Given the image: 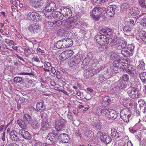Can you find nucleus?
<instances>
[{
	"label": "nucleus",
	"mask_w": 146,
	"mask_h": 146,
	"mask_svg": "<svg viewBox=\"0 0 146 146\" xmlns=\"http://www.w3.org/2000/svg\"><path fill=\"white\" fill-rule=\"evenodd\" d=\"M63 23H64V27L59 29L57 32L58 35L63 36H68L71 30L75 28L77 24V21L73 20L72 18L66 19Z\"/></svg>",
	"instance_id": "obj_1"
},
{
	"label": "nucleus",
	"mask_w": 146,
	"mask_h": 146,
	"mask_svg": "<svg viewBox=\"0 0 146 146\" xmlns=\"http://www.w3.org/2000/svg\"><path fill=\"white\" fill-rule=\"evenodd\" d=\"M101 113L107 117L112 119H114L117 117L118 114L117 111L113 110L104 108L102 109Z\"/></svg>",
	"instance_id": "obj_2"
},
{
	"label": "nucleus",
	"mask_w": 146,
	"mask_h": 146,
	"mask_svg": "<svg viewBox=\"0 0 146 146\" xmlns=\"http://www.w3.org/2000/svg\"><path fill=\"white\" fill-rule=\"evenodd\" d=\"M97 42L102 46H106L108 44L109 38L103 35H97L96 36Z\"/></svg>",
	"instance_id": "obj_3"
},
{
	"label": "nucleus",
	"mask_w": 146,
	"mask_h": 146,
	"mask_svg": "<svg viewBox=\"0 0 146 146\" xmlns=\"http://www.w3.org/2000/svg\"><path fill=\"white\" fill-rule=\"evenodd\" d=\"M131 111L128 108H125L122 109L120 113L121 118L125 122L129 121V118L131 116Z\"/></svg>",
	"instance_id": "obj_4"
},
{
	"label": "nucleus",
	"mask_w": 146,
	"mask_h": 146,
	"mask_svg": "<svg viewBox=\"0 0 146 146\" xmlns=\"http://www.w3.org/2000/svg\"><path fill=\"white\" fill-rule=\"evenodd\" d=\"M134 48V46L133 45L129 44L126 48L123 49L121 53L125 57L131 56L133 54Z\"/></svg>",
	"instance_id": "obj_5"
},
{
	"label": "nucleus",
	"mask_w": 146,
	"mask_h": 146,
	"mask_svg": "<svg viewBox=\"0 0 146 146\" xmlns=\"http://www.w3.org/2000/svg\"><path fill=\"white\" fill-rule=\"evenodd\" d=\"M56 9L55 3L50 1H48L46 3L44 9L48 13H52L55 12Z\"/></svg>",
	"instance_id": "obj_6"
},
{
	"label": "nucleus",
	"mask_w": 146,
	"mask_h": 146,
	"mask_svg": "<svg viewBox=\"0 0 146 146\" xmlns=\"http://www.w3.org/2000/svg\"><path fill=\"white\" fill-rule=\"evenodd\" d=\"M28 20L30 21H41L42 17L39 13L35 12L29 13L27 15Z\"/></svg>",
	"instance_id": "obj_7"
},
{
	"label": "nucleus",
	"mask_w": 146,
	"mask_h": 146,
	"mask_svg": "<svg viewBox=\"0 0 146 146\" xmlns=\"http://www.w3.org/2000/svg\"><path fill=\"white\" fill-rule=\"evenodd\" d=\"M65 121L63 119H59L56 121L55 123V127L57 131H62L65 127Z\"/></svg>",
	"instance_id": "obj_8"
},
{
	"label": "nucleus",
	"mask_w": 146,
	"mask_h": 146,
	"mask_svg": "<svg viewBox=\"0 0 146 146\" xmlns=\"http://www.w3.org/2000/svg\"><path fill=\"white\" fill-rule=\"evenodd\" d=\"M60 10L61 12L65 15L66 18H68V19H69L72 18L73 20H76H76L74 19V17H70L72 15V12L69 8L62 7L61 8Z\"/></svg>",
	"instance_id": "obj_9"
},
{
	"label": "nucleus",
	"mask_w": 146,
	"mask_h": 146,
	"mask_svg": "<svg viewBox=\"0 0 146 146\" xmlns=\"http://www.w3.org/2000/svg\"><path fill=\"white\" fill-rule=\"evenodd\" d=\"M111 137L113 139L117 140L121 137V133L120 131L114 127H112L111 130Z\"/></svg>",
	"instance_id": "obj_10"
},
{
	"label": "nucleus",
	"mask_w": 146,
	"mask_h": 146,
	"mask_svg": "<svg viewBox=\"0 0 146 146\" xmlns=\"http://www.w3.org/2000/svg\"><path fill=\"white\" fill-rule=\"evenodd\" d=\"M116 60L117 61H116L115 62L118 63L120 65L121 68L125 72V70L127 68L128 65V60L126 59L122 58H120Z\"/></svg>",
	"instance_id": "obj_11"
},
{
	"label": "nucleus",
	"mask_w": 146,
	"mask_h": 146,
	"mask_svg": "<svg viewBox=\"0 0 146 146\" xmlns=\"http://www.w3.org/2000/svg\"><path fill=\"white\" fill-rule=\"evenodd\" d=\"M127 93L129 96L131 98H136L139 97L138 91L135 88H129L127 89Z\"/></svg>",
	"instance_id": "obj_12"
},
{
	"label": "nucleus",
	"mask_w": 146,
	"mask_h": 146,
	"mask_svg": "<svg viewBox=\"0 0 146 146\" xmlns=\"http://www.w3.org/2000/svg\"><path fill=\"white\" fill-rule=\"evenodd\" d=\"M41 27L37 23L31 24L28 27V29L31 32L36 33L39 31L41 29Z\"/></svg>",
	"instance_id": "obj_13"
},
{
	"label": "nucleus",
	"mask_w": 146,
	"mask_h": 146,
	"mask_svg": "<svg viewBox=\"0 0 146 146\" xmlns=\"http://www.w3.org/2000/svg\"><path fill=\"white\" fill-rule=\"evenodd\" d=\"M91 16L93 19L95 21H98L100 18V8L99 7H95L92 11L91 13Z\"/></svg>",
	"instance_id": "obj_14"
},
{
	"label": "nucleus",
	"mask_w": 146,
	"mask_h": 146,
	"mask_svg": "<svg viewBox=\"0 0 146 146\" xmlns=\"http://www.w3.org/2000/svg\"><path fill=\"white\" fill-rule=\"evenodd\" d=\"M116 8V6L114 5H111L108 6L106 11L107 16L110 17H113L115 14V11Z\"/></svg>",
	"instance_id": "obj_15"
},
{
	"label": "nucleus",
	"mask_w": 146,
	"mask_h": 146,
	"mask_svg": "<svg viewBox=\"0 0 146 146\" xmlns=\"http://www.w3.org/2000/svg\"><path fill=\"white\" fill-rule=\"evenodd\" d=\"M100 138L101 141L106 144L110 143L112 140L111 138L108 135L103 133H100Z\"/></svg>",
	"instance_id": "obj_16"
},
{
	"label": "nucleus",
	"mask_w": 146,
	"mask_h": 146,
	"mask_svg": "<svg viewBox=\"0 0 146 146\" xmlns=\"http://www.w3.org/2000/svg\"><path fill=\"white\" fill-rule=\"evenodd\" d=\"M115 43V46L120 50L124 48L126 45L125 41L120 38H117Z\"/></svg>",
	"instance_id": "obj_17"
},
{
	"label": "nucleus",
	"mask_w": 146,
	"mask_h": 146,
	"mask_svg": "<svg viewBox=\"0 0 146 146\" xmlns=\"http://www.w3.org/2000/svg\"><path fill=\"white\" fill-rule=\"evenodd\" d=\"M58 139L62 142L66 143L70 141V138L67 134L63 133L60 134L58 136Z\"/></svg>",
	"instance_id": "obj_18"
},
{
	"label": "nucleus",
	"mask_w": 146,
	"mask_h": 146,
	"mask_svg": "<svg viewBox=\"0 0 146 146\" xmlns=\"http://www.w3.org/2000/svg\"><path fill=\"white\" fill-rule=\"evenodd\" d=\"M19 134L24 139L30 140L32 137L29 133L24 129H20L19 131Z\"/></svg>",
	"instance_id": "obj_19"
},
{
	"label": "nucleus",
	"mask_w": 146,
	"mask_h": 146,
	"mask_svg": "<svg viewBox=\"0 0 146 146\" xmlns=\"http://www.w3.org/2000/svg\"><path fill=\"white\" fill-rule=\"evenodd\" d=\"M17 133L15 130H13L10 133V139L13 141H19L21 140V137L17 136Z\"/></svg>",
	"instance_id": "obj_20"
},
{
	"label": "nucleus",
	"mask_w": 146,
	"mask_h": 146,
	"mask_svg": "<svg viewBox=\"0 0 146 146\" xmlns=\"http://www.w3.org/2000/svg\"><path fill=\"white\" fill-rule=\"evenodd\" d=\"M105 76L103 75H99L98 77V79L100 82H102L104 81L106 79H108L111 77L112 75L109 74V72L108 71H106V73H105Z\"/></svg>",
	"instance_id": "obj_21"
},
{
	"label": "nucleus",
	"mask_w": 146,
	"mask_h": 146,
	"mask_svg": "<svg viewBox=\"0 0 146 146\" xmlns=\"http://www.w3.org/2000/svg\"><path fill=\"white\" fill-rule=\"evenodd\" d=\"M116 61H117L116 60L114 61L113 63V66L111 67V72L113 74L118 72L119 69L121 68L120 65L118 63L115 62Z\"/></svg>",
	"instance_id": "obj_22"
},
{
	"label": "nucleus",
	"mask_w": 146,
	"mask_h": 146,
	"mask_svg": "<svg viewBox=\"0 0 146 146\" xmlns=\"http://www.w3.org/2000/svg\"><path fill=\"white\" fill-rule=\"evenodd\" d=\"M101 34L104 36H110L112 33V30L108 28H104L101 29L100 31Z\"/></svg>",
	"instance_id": "obj_23"
},
{
	"label": "nucleus",
	"mask_w": 146,
	"mask_h": 146,
	"mask_svg": "<svg viewBox=\"0 0 146 146\" xmlns=\"http://www.w3.org/2000/svg\"><path fill=\"white\" fill-rule=\"evenodd\" d=\"M63 40L65 48L70 47L73 44V42L71 38H65L63 39Z\"/></svg>",
	"instance_id": "obj_24"
},
{
	"label": "nucleus",
	"mask_w": 146,
	"mask_h": 146,
	"mask_svg": "<svg viewBox=\"0 0 146 146\" xmlns=\"http://www.w3.org/2000/svg\"><path fill=\"white\" fill-rule=\"evenodd\" d=\"M129 69L127 68L125 71V72L127 73L132 76H135L136 75V71L134 66H132Z\"/></svg>",
	"instance_id": "obj_25"
},
{
	"label": "nucleus",
	"mask_w": 146,
	"mask_h": 146,
	"mask_svg": "<svg viewBox=\"0 0 146 146\" xmlns=\"http://www.w3.org/2000/svg\"><path fill=\"white\" fill-rule=\"evenodd\" d=\"M102 104L105 106H107L111 102V99L109 96H104L102 97Z\"/></svg>",
	"instance_id": "obj_26"
},
{
	"label": "nucleus",
	"mask_w": 146,
	"mask_h": 146,
	"mask_svg": "<svg viewBox=\"0 0 146 146\" xmlns=\"http://www.w3.org/2000/svg\"><path fill=\"white\" fill-rule=\"evenodd\" d=\"M82 56L81 55L78 54L72 57V58L74 60L75 63L77 65L82 61Z\"/></svg>",
	"instance_id": "obj_27"
},
{
	"label": "nucleus",
	"mask_w": 146,
	"mask_h": 146,
	"mask_svg": "<svg viewBox=\"0 0 146 146\" xmlns=\"http://www.w3.org/2000/svg\"><path fill=\"white\" fill-rule=\"evenodd\" d=\"M18 124L23 129H25L27 128V124L25 122V121L22 119H18L17 121Z\"/></svg>",
	"instance_id": "obj_28"
},
{
	"label": "nucleus",
	"mask_w": 146,
	"mask_h": 146,
	"mask_svg": "<svg viewBox=\"0 0 146 146\" xmlns=\"http://www.w3.org/2000/svg\"><path fill=\"white\" fill-rule=\"evenodd\" d=\"M139 36L140 39L144 42L146 43V32L142 30L139 33Z\"/></svg>",
	"instance_id": "obj_29"
},
{
	"label": "nucleus",
	"mask_w": 146,
	"mask_h": 146,
	"mask_svg": "<svg viewBox=\"0 0 146 146\" xmlns=\"http://www.w3.org/2000/svg\"><path fill=\"white\" fill-rule=\"evenodd\" d=\"M129 13L132 15L136 16L139 14V12L137 8L133 7L129 10Z\"/></svg>",
	"instance_id": "obj_30"
},
{
	"label": "nucleus",
	"mask_w": 146,
	"mask_h": 146,
	"mask_svg": "<svg viewBox=\"0 0 146 146\" xmlns=\"http://www.w3.org/2000/svg\"><path fill=\"white\" fill-rule=\"evenodd\" d=\"M48 121H43L41 122V129L43 131L48 129L49 128V124L48 123Z\"/></svg>",
	"instance_id": "obj_31"
},
{
	"label": "nucleus",
	"mask_w": 146,
	"mask_h": 146,
	"mask_svg": "<svg viewBox=\"0 0 146 146\" xmlns=\"http://www.w3.org/2000/svg\"><path fill=\"white\" fill-rule=\"evenodd\" d=\"M55 46L58 49L65 48L63 39L57 41L55 43Z\"/></svg>",
	"instance_id": "obj_32"
},
{
	"label": "nucleus",
	"mask_w": 146,
	"mask_h": 146,
	"mask_svg": "<svg viewBox=\"0 0 146 146\" xmlns=\"http://www.w3.org/2000/svg\"><path fill=\"white\" fill-rule=\"evenodd\" d=\"M44 101L38 102L37 103L36 106V108L38 110L42 111L44 109Z\"/></svg>",
	"instance_id": "obj_33"
},
{
	"label": "nucleus",
	"mask_w": 146,
	"mask_h": 146,
	"mask_svg": "<svg viewBox=\"0 0 146 146\" xmlns=\"http://www.w3.org/2000/svg\"><path fill=\"white\" fill-rule=\"evenodd\" d=\"M139 77L143 82L146 83V72H141L139 74Z\"/></svg>",
	"instance_id": "obj_34"
},
{
	"label": "nucleus",
	"mask_w": 146,
	"mask_h": 146,
	"mask_svg": "<svg viewBox=\"0 0 146 146\" xmlns=\"http://www.w3.org/2000/svg\"><path fill=\"white\" fill-rule=\"evenodd\" d=\"M92 71L91 70L86 69L84 71V76L86 78H88L90 76H91V72Z\"/></svg>",
	"instance_id": "obj_35"
},
{
	"label": "nucleus",
	"mask_w": 146,
	"mask_h": 146,
	"mask_svg": "<svg viewBox=\"0 0 146 146\" xmlns=\"http://www.w3.org/2000/svg\"><path fill=\"white\" fill-rule=\"evenodd\" d=\"M68 64L70 67H71L76 66L77 65L76 63H75V62L74 61V60H73L72 58H71L68 60Z\"/></svg>",
	"instance_id": "obj_36"
},
{
	"label": "nucleus",
	"mask_w": 146,
	"mask_h": 146,
	"mask_svg": "<svg viewBox=\"0 0 146 146\" xmlns=\"http://www.w3.org/2000/svg\"><path fill=\"white\" fill-rule=\"evenodd\" d=\"M139 85V83L134 81L132 82L131 83V87L130 88H135L137 89V88L138 87V86Z\"/></svg>",
	"instance_id": "obj_37"
},
{
	"label": "nucleus",
	"mask_w": 146,
	"mask_h": 146,
	"mask_svg": "<svg viewBox=\"0 0 146 146\" xmlns=\"http://www.w3.org/2000/svg\"><path fill=\"white\" fill-rule=\"evenodd\" d=\"M23 119L25 121H29L31 120V116L27 113L25 114Z\"/></svg>",
	"instance_id": "obj_38"
},
{
	"label": "nucleus",
	"mask_w": 146,
	"mask_h": 146,
	"mask_svg": "<svg viewBox=\"0 0 146 146\" xmlns=\"http://www.w3.org/2000/svg\"><path fill=\"white\" fill-rule=\"evenodd\" d=\"M13 80L14 82L17 84L23 82V80L21 77L17 76L14 78Z\"/></svg>",
	"instance_id": "obj_39"
},
{
	"label": "nucleus",
	"mask_w": 146,
	"mask_h": 146,
	"mask_svg": "<svg viewBox=\"0 0 146 146\" xmlns=\"http://www.w3.org/2000/svg\"><path fill=\"white\" fill-rule=\"evenodd\" d=\"M139 64L138 66V68L139 69H141L143 70H145V64L143 61H139Z\"/></svg>",
	"instance_id": "obj_40"
},
{
	"label": "nucleus",
	"mask_w": 146,
	"mask_h": 146,
	"mask_svg": "<svg viewBox=\"0 0 146 146\" xmlns=\"http://www.w3.org/2000/svg\"><path fill=\"white\" fill-rule=\"evenodd\" d=\"M122 78L124 82H127L129 79V76L127 74H123L122 77Z\"/></svg>",
	"instance_id": "obj_41"
},
{
	"label": "nucleus",
	"mask_w": 146,
	"mask_h": 146,
	"mask_svg": "<svg viewBox=\"0 0 146 146\" xmlns=\"http://www.w3.org/2000/svg\"><path fill=\"white\" fill-rule=\"evenodd\" d=\"M41 115L42 119V121H48V117L47 113L44 112H43L42 113Z\"/></svg>",
	"instance_id": "obj_42"
},
{
	"label": "nucleus",
	"mask_w": 146,
	"mask_h": 146,
	"mask_svg": "<svg viewBox=\"0 0 146 146\" xmlns=\"http://www.w3.org/2000/svg\"><path fill=\"white\" fill-rule=\"evenodd\" d=\"M123 30L125 32H129L131 30V29L128 26L126 25L123 27Z\"/></svg>",
	"instance_id": "obj_43"
},
{
	"label": "nucleus",
	"mask_w": 146,
	"mask_h": 146,
	"mask_svg": "<svg viewBox=\"0 0 146 146\" xmlns=\"http://www.w3.org/2000/svg\"><path fill=\"white\" fill-rule=\"evenodd\" d=\"M65 56L63 52H62L59 56V58L60 60L61 61H64L66 60L67 58H66V57Z\"/></svg>",
	"instance_id": "obj_44"
},
{
	"label": "nucleus",
	"mask_w": 146,
	"mask_h": 146,
	"mask_svg": "<svg viewBox=\"0 0 146 146\" xmlns=\"http://www.w3.org/2000/svg\"><path fill=\"white\" fill-rule=\"evenodd\" d=\"M139 3L141 7H146V0H139Z\"/></svg>",
	"instance_id": "obj_45"
},
{
	"label": "nucleus",
	"mask_w": 146,
	"mask_h": 146,
	"mask_svg": "<svg viewBox=\"0 0 146 146\" xmlns=\"http://www.w3.org/2000/svg\"><path fill=\"white\" fill-rule=\"evenodd\" d=\"M66 21V20L62 21L60 20H59L55 21L54 22V24L56 25V27L59 26L61 25L62 24H63L64 25V23H63V22L64 21Z\"/></svg>",
	"instance_id": "obj_46"
},
{
	"label": "nucleus",
	"mask_w": 146,
	"mask_h": 146,
	"mask_svg": "<svg viewBox=\"0 0 146 146\" xmlns=\"http://www.w3.org/2000/svg\"><path fill=\"white\" fill-rule=\"evenodd\" d=\"M66 51L67 52L66 54L67 55L68 58L71 56L73 55L74 52L73 50H68Z\"/></svg>",
	"instance_id": "obj_47"
},
{
	"label": "nucleus",
	"mask_w": 146,
	"mask_h": 146,
	"mask_svg": "<svg viewBox=\"0 0 146 146\" xmlns=\"http://www.w3.org/2000/svg\"><path fill=\"white\" fill-rule=\"evenodd\" d=\"M58 132L56 131H52L51 133H49L48 134V137H49L50 136H55L57 135H58Z\"/></svg>",
	"instance_id": "obj_48"
},
{
	"label": "nucleus",
	"mask_w": 146,
	"mask_h": 146,
	"mask_svg": "<svg viewBox=\"0 0 146 146\" xmlns=\"http://www.w3.org/2000/svg\"><path fill=\"white\" fill-rule=\"evenodd\" d=\"M124 140L118 142V145L119 146H126V142Z\"/></svg>",
	"instance_id": "obj_49"
},
{
	"label": "nucleus",
	"mask_w": 146,
	"mask_h": 146,
	"mask_svg": "<svg viewBox=\"0 0 146 146\" xmlns=\"http://www.w3.org/2000/svg\"><path fill=\"white\" fill-rule=\"evenodd\" d=\"M94 127L97 130H100L101 129V126L97 123H94L93 125Z\"/></svg>",
	"instance_id": "obj_50"
},
{
	"label": "nucleus",
	"mask_w": 146,
	"mask_h": 146,
	"mask_svg": "<svg viewBox=\"0 0 146 146\" xmlns=\"http://www.w3.org/2000/svg\"><path fill=\"white\" fill-rule=\"evenodd\" d=\"M118 86L120 88L123 89L126 88L127 86V85L125 84L122 83L121 84H118Z\"/></svg>",
	"instance_id": "obj_51"
},
{
	"label": "nucleus",
	"mask_w": 146,
	"mask_h": 146,
	"mask_svg": "<svg viewBox=\"0 0 146 146\" xmlns=\"http://www.w3.org/2000/svg\"><path fill=\"white\" fill-rule=\"evenodd\" d=\"M128 5V4L126 3H123L121 5V8L123 9H126L127 8Z\"/></svg>",
	"instance_id": "obj_52"
},
{
	"label": "nucleus",
	"mask_w": 146,
	"mask_h": 146,
	"mask_svg": "<svg viewBox=\"0 0 146 146\" xmlns=\"http://www.w3.org/2000/svg\"><path fill=\"white\" fill-rule=\"evenodd\" d=\"M92 131L88 130H86L84 132V134L86 136L88 137L90 134L91 133Z\"/></svg>",
	"instance_id": "obj_53"
},
{
	"label": "nucleus",
	"mask_w": 146,
	"mask_h": 146,
	"mask_svg": "<svg viewBox=\"0 0 146 146\" xmlns=\"http://www.w3.org/2000/svg\"><path fill=\"white\" fill-rule=\"evenodd\" d=\"M48 135L47 137V139L49 140L51 142H52L54 141V139H55V137L53 136H50L49 137H48Z\"/></svg>",
	"instance_id": "obj_54"
},
{
	"label": "nucleus",
	"mask_w": 146,
	"mask_h": 146,
	"mask_svg": "<svg viewBox=\"0 0 146 146\" xmlns=\"http://www.w3.org/2000/svg\"><path fill=\"white\" fill-rule=\"evenodd\" d=\"M67 117L70 120L73 121L74 119L73 115L71 113H68L67 115Z\"/></svg>",
	"instance_id": "obj_55"
},
{
	"label": "nucleus",
	"mask_w": 146,
	"mask_h": 146,
	"mask_svg": "<svg viewBox=\"0 0 146 146\" xmlns=\"http://www.w3.org/2000/svg\"><path fill=\"white\" fill-rule=\"evenodd\" d=\"M47 24L48 27H56V25L54 24V23L51 22H48Z\"/></svg>",
	"instance_id": "obj_56"
},
{
	"label": "nucleus",
	"mask_w": 146,
	"mask_h": 146,
	"mask_svg": "<svg viewBox=\"0 0 146 146\" xmlns=\"http://www.w3.org/2000/svg\"><path fill=\"white\" fill-rule=\"evenodd\" d=\"M25 101V99L22 97H20L18 100V103L20 104L24 102Z\"/></svg>",
	"instance_id": "obj_57"
},
{
	"label": "nucleus",
	"mask_w": 146,
	"mask_h": 146,
	"mask_svg": "<svg viewBox=\"0 0 146 146\" xmlns=\"http://www.w3.org/2000/svg\"><path fill=\"white\" fill-rule=\"evenodd\" d=\"M8 39H5V42L7 44H11L12 45H14V41L12 40H9L7 41Z\"/></svg>",
	"instance_id": "obj_58"
},
{
	"label": "nucleus",
	"mask_w": 146,
	"mask_h": 146,
	"mask_svg": "<svg viewBox=\"0 0 146 146\" xmlns=\"http://www.w3.org/2000/svg\"><path fill=\"white\" fill-rule=\"evenodd\" d=\"M56 76L58 79H60L62 78V75L60 72L57 71L56 72Z\"/></svg>",
	"instance_id": "obj_59"
},
{
	"label": "nucleus",
	"mask_w": 146,
	"mask_h": 146,
	"mask_svg": "<svg viewBox=\"0 0 146 146\" xmlns=\"http://www.w3.org/2000/svg\"><path fill=\"white\" fill-rule=\"evenodd\" d=\"M33 60L37 62L40 63V61L39 58L37 57H34L32 58Z\"/></svg>",
	"instance_id": "obj_60"
},
{
	"label": "nucleus",
	"mask_w": 146,
	"mask_h": 146,
	"mask_svg": "<svg viewBox=\"0 0 146 146\" xmlns=\"http://www.w3.org/2000/svg\"><path fill=\"white\" fill-rule=\"evenodd\" d=\"M19 74L21 75H33V73H26V72H21Z\"/></svg>",
	"instance_id": "obj_61"
},
{
	"label": "nucleus",
	"mask_w": 146,
	"mask_h": 146,
	"mask_svg": "<svg viewBox=\"0 0 146 146\" xmlns=\"http://www.w3.org/2000/svg\"><path fill=\"white\" fill-rule=\"evenodd\" d=\"M93 1L97 4L104 3V2H103V0H93Z\"/></svg>",
	"instance_id": "obj_62"
},
{
	"label": "nucleus",
	"mask_w": 146,
	"mask_h": 146,
	"mask_svg": "<svg viewBox=\"0 0 146 146\" xmlns=\"http://www.w3.org/2000/svg\"><path fill=\"white\" fill-rule=\"evenodd\" d=\"M35 146H44L43 143L41 142H38L36 143L35 145Z\"/></svg>",
	"instance_id": "obj_63"
},
{
	"label": "nucleus",
	"mask_w": 146,
	"mask_h": 146,
	"mask_svg": "<svg viewBox=\"0 0 146 146\" xmlns=\"http://www.w3.org/2000/svg\"><path fill=\"white\" fill-rule=\"evenodd\" d=\"M145 19H143L141 20V25L143 26H146V23L145 22Z\"/></svg>",
	"instance_id": "obj_64"
}]
</instances>
